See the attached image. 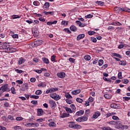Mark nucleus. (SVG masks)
Segmentation results:
<instances>
[{
  "label": "nucleus",
  "mask_w": 130,
  "mask_h": 130,
  "mask_svg": "<svg viewBox=\"0 0 130 130\" xmlns=\"http://www.w3.org/2000/svg\"><path fill=\"white\" fill-rule=\"evenodd\" d=\"M37 112L38 116H41L43 114V110L42 109H38Z\"/></svg>",
  "instance_id": "14"
},
{
  "label": "nucleus",
  "mask_w": 130,
  "mask_h": 130,
  "mask_svg": "<svg viewBox=\"0 0 130 130\" xmlns=\"http://www.w3.org/2000/svg\"><path fill=\"white\" fill-rule=\"evenodd\" d=\"M15 130L21 129V126H15L14 127Z\"/></svg>",
  "instance_id": "62"
},
{
  "label": "nucleus",
  "mask_w": 130,
  "mask_h": 130,
  "mask_svg": "<svg viewBox=\"0 0 130 130\" xmlns=\"http://www.w3.org/2000/svg\"><path fill=\"white\" fill-rule=\"evenodd\" d=\"M50 6V4L48 2H46L44 4V5L43 6V9H44L45 10H47V9L49 8V7Z\"/></svg>",
  "instance_id": "13"
},
{
  "label": "nucleus",
  "mask_w": 130,
  "mask_h": 130,
  "mask_svg": "<svg viewBox=\"0 0 130 130\" xmlns=\"http://www.w3.org/2000/svg\"><path fill=\"white\" fill-rule=\"evenodd\" d=\"M12 38H14V39H18L19 38V35L16 34L13 35H12Z\"/></svg>",
  "instance_id": "58"
},
{
  "label": "nucleus",
  "mask_w": 130,
  "mask_h": 130,
  "mask_svg": "<svg viewBox=\"0 0 130 130\" xmlns=\"http://www.w3.org/2000/svg\"><path fill=\"white\" fill-rule=\"evenodd\" d=\"M38 87H40V88H44L45 87H46V84L44 82H42L41 83L38 84Z\"/></svg>",
  "instance_id": "30"
},
{
  "label": "nucleus",
  "mask_w": 130,
  "mask_h": 130,
  "mask_svg": "<svg viewBox=\"0 0 130 130\" xmlns=\"http://www.w3.org/2000/svg\"><path fill=\"white\" fill-rule=\"evenodd\" d=\"M95 5H98V6H104V2L102 1H96L95 2Z\"/></svg>",
  "instance_id": "21"
},
{
  "label": "nucleus",
  "mask_w": 130,
  "mask_h": 130,
  "mask_svg": "<svg viewBox=\"0 0 130 130\" xmlns=\"http://www.w3.org/2000/svg\"><path fill=\"white\" fill-rule=\"evenodd\" d=\"M84 113H85V111L83 110H80L76 113L75 115L76 116H81V115H83Z\"/></svg>",
  "instance_id": "10"
},
{
  "label": "nucleus",
  "mask_w": 130,
  "mask_h": 130,
  "mask_svg": "<svg viewBox=\"0 0 130 130\" xmlns=\"http://www.w3.org/2000/svg\"><path fill=\"white\" fill-rule=\"evenodd\" d=\"M55 57H56V56L53 55L51 56V61H55Z\"/></svg>",
  "instance_id": "49"
},
{
  "label": "nucleus",
  "mask_w": 130,
  "mask_h": 130,
  "mask_svg": "<svg viewBox=\"0 0 130 130\" xmlns=\"http://www.w3.org/2000/svg\"><path fill=\"white\" fill-rule=\"evenodd\" d=\"M33 61L35 62H39V59L37 58H34L33 59Z\"/></svg>",
  "instance_id": "64"
},
{
  "label": "nucleus",
  "mask_w": 130,
  "mask_h": 130,
  "mask_svg": "<svg viewBox=\"0 0 130 130\" xmlns=\"http://www.w3.org/2000/svg\"><path fill=\"white\" fill-rule=\"evenodd\" d=\"M9 44L7 43V42L2 43V44H0V49H3L4 50V52H6L7 49L9 48Z\"/></svg>",
  "instance_id": "1"
},
{
  "label": "nucleus",
  "mask_w": 130,
  "mask_h": 130,
  "mask_svg": "<svg viewBox=\"0 0 130 130\" xmlns=\"http://www.w3.org/2000/svg\"><path fill=\"white\" fill-rule=\"evenodd\" d=\"M101 114L99 112H95L93 115V118H98L99 116H100V115Z\"/></svg>",
  "instance_id": "20"
},
{
  "label": "nucleus",
  "mask_w": 130,
  "mask_h": 130,
  "mask_svg": "<svg viewBox=\"0 0 130 130\" xmlns=\"http://www.w3.org/2000/svg\"><path fill=\"white\" fill-rule=\"evenodd\" d=\"M69 125V127H70V128H75L76 127V124L74 122H70Z\"/></svg>",
  "instance_id": "15"
},
{
  "label": "nucleus",
  "mask_w": 130,
  "mask_h": 130,
  "mask_svg": "<svg viewBox=\"0 0 130 130\" xmlns=\"http://www.w3.org/2000/svg\"><path fill=\"white\" fill-rule=\"evenodd\" d=\"M65 96L66 98H68V99H70V98H73V96L70 94V93H67L65 95Z\"/></svg>",
  "instance_id": "51"
},
{
  "label": "nucleus",
  "mask_w": 130,
  "mask_h": 130,
  "mask_svg": "<svg viewBox=\"0 0 130 130\" xmlns=\"http://www.w3.org/2000/svg\"><path fill=\"white\" fill-rule=\"evenodd\" d=\"M76 101L79 103H82V102H83V100H82L81 98H77Z\"/></svg>",
  "instance_id": "56"
},
{
  "label": "nucleus",
  "mask_w": 130,
  "mask_h": 130,
  "mask_svg": "<svg viewBox=\"0 0 130 130\" xmlns=\"http://www.w3.org/2000/svg\"><path fill=\"white\" fill-rule=\"evenodd\" d=\"M44 14L45 15H46V16H47V15H51V16H53V15H54V13L52 11H51V12L45 11V12H44Z\"/></svg>",
  "instance_id": "32"
},
{
  "label": "nucleus",
  "mask_w": 130,
  "mask_h": 130,
  "mask_svg": "<svg viewBox=\"0 0 130 130\" xmlns=\"http://www.w3.org/2000/svg\"><path fill=\"white\" fill-rule=\"evenodd\" d=\"M30 98H33L34 99H39V96H38V95H30Z\"/></svg>",
  "instance_id": "48"
},
{
  "label": "nucleus",
  "mask_w": 130,
  "mask_h": 130,
  "mask_svg": "<svg viewBox=\"0 0 130 130\" xmlns=\"http://www.w3.org/2000/svg\"><path fill=\"white\" fill-rule=\"evenodd\" d=\"M39 4V2L36 1L33 2L34 6H36V7H37L38 6V4Z\"/></svg>",
  "instance_id": "53"
},
{
  "label": "nucleus",
  "mask_w": 130,
  "mask_h": 130,
  "mask_svg": "<svg viewBox=\"0 0 130 130\" xmlns=\"http://www.w3.org/2000/svg\"><path fill=\"white\" fill-rule=\"evenodd\" d=\"M30 126L31 127H35V126H39V124L37 122H32L31 123V125Z\"/></svg>",
  "instance_id": "28"
},
{
  "label": "nucleus",
  "mask_w": 130,
  "mask_h": 130,
  "mask_svg": "<svg viewBox=\"0 0 130 130\" xmlns=\"http://www.w3.org/2000/svg\"><path fill=\"white\" fill-rule=\"evenodd\" d=\"M76 24H77V25H78V26H79L80 27H85V25H84V24H82V22H81V21H79V20H77L76 21Z\"/></svg>",
  "instance_id": "23"
},
{
  "label": "nucleus",
  "mask_w": 130,
  "mask_h": 130,
  "mask_svg": "<svg viewBox=\"0 0 130 130\" xmlns=\"http://www.w3.org/2000/svg\"><path fill=\"white\" fill-rule=\"evenodd\" d=\"M70 29L71 31H72L73 32H77V31H78V28L77 27L73 24L71 25Z\"/></svg>",
  "instance_id": "9"
},
{
  "label": "nucleus",
  "mask_w": 130,
  "mask_h": 130,
  "mask_svg": "<svg viewBox=\"0 0 130 130\" xmlns=\"http://www.w3.org/2000/svg\"><path fill=\"white\" fill-rule=\"evenodd\" d=\"M80 129V128H82V126H81L79 124H75V129Z\"/></svg>",
  "instance_id": "54"
},
{
  "label": "nucleus",
  "mask_w": 130,
  "mask_h": 130,
  "mask_svg": "<svg viewBox=\"0 0 130 130\" xmlns=\"http://www.w3.org/2000/svg\"><path fill=\"white\" fill-rule=\"evenodd\" d=\"M49 126L50 127H55V126H56V124L55 123H54V122H50L49 123Z\"/></svg>",
  "instance_id": "29"
},
{
  "label": "nucleus",
  "mask_w": 130,
  "mask_h": 130,
  "mask_svg": "<svg viewBox=\"0 0 130 130\" xmlns=\"http://www.w3.org/2000/svg\"><path fill=\"white\" fill-rule=\"evenodd\" d=\"M114 11H115V12L117 13V14H118V13H120V7H115L114 8Z\"/></svg>",
  "instance_id": "25"
},
{
  "label": "nucleus",
  "mask_w": 130,
  "mask_h": 130,
  "mask_svg": "<svg viewBox=\"0 0 130 130\" xmlns=\"http://www.w3.org/2000/svg\"><path fill=\"white\" fill-rule=\"evenodd\" d=\"M84 59L85 60H90V59H91V56H90V55H85V56H84Z\"/></svg>",
  "instance_id": "38"
},
{
  "label": "nucleus",
  "mask_w": 130,
  "mask_h": 130,
  "mask_svg": "<svg viewBox=\"0 0 130 130\" xmlns=\"http://www.w3.org/2000/svg\"><path fill=\"white\" fill-rule=\"evenodd\" d=\"M90 40L94 43H96L97 42V39L95 38L94 37H91Z\"/></svg>",
  "instance_id": "41"
},
{
  "label": "nucleus",
  "mask_w": 130,
  "mask_h": 130,
  "mask_svg": "<svg viewBox=\"0 0 130 130\" xmlns=\"http://www.w3.org/2000/svg\"><path fill=\"white\" fill-rule=\"evenodd\" d=\"M98 58L94 59V60L92 62L93 64H96V63L98 62Z\"/></svg>",
  "instance_id": "61"
},
{
  "label": "nucleus",
  "mask_w": 130,
  "mask_h": 130,
  "mask_svg": "<svg viewBox=\"0 0 130 130\" xmlns=\"http://www.w3.org/2000/svg\"><path fill=\"white\" fill-rule=\"evenodd\" d=\"M112 119H113L114 120H119V118H118V117L117 116H113L112 117Z\"/></svg>",
  "instance_id": "55"
},
{
  "label": "nucleus",
  "mask_w": 130,
  "mask_h": 130,
  "mask_svg": "<svg viewBox=\"0 0 130 130\" xmlns=\"http://www.w3.org/2000/svg\"><path fill=\"white\" fill-rule=\"evenodd\" d=\"M41 94H42V91L41 90H38L36 91V95H41Z\"/></svg>",
  "instance_id": "43"
},
{
  "label": "nucleus",
  "mask_w": 130,
  "mask_h": 130,
  "mask_svg": "<svg viewBox=\"0 0 130 130\" xmlns=\"http://www.w3.org/2000/svg\"><path fill=\"white\" fill-rule=\"evenodd\" d=\"M104 97L105 98H106V99H111V95H109V94H106L104 95Z\"/></svg>",
  "instance_id": "42"
},
{
  "label": "nucleus",
  "mask_w": 130,
  "mask_h": 130,
  "mask_svg": "<svg viewBox=\"0 0 130 130\" xmlns=\"http://www.w3.org/2000/svg\"><path fill=\"white\" fill-rule=\"evenodd\" d=\"M113 56H116V57H118L119 58H121V55H120V54H119L113 53Z\"/></svg>",
  "instance_id": "35"
},
{
  "label": "nucleus",
  "mask_w": 130,
  "mask_h": 130,
  "mask_svg": "<svg viewBox=\"0 0 130 130\" xmlns=\"http://www.w3.org/2000/svg\"><path fill=\"white\" fill-rule=\"evenodd\" d=\"M85 18L86 19H91V18H93V15L88 14V15L85 16Z\"/></svg>",
  "instance_id": "50"
},
{
  "label": "nucleus",
  "mask_w": 130,
  "mask_h": 130,
  "mask_svg": "<svg viewBox=\"0 0 130 130\" xmlns=\"http://www.w3.org/2000/svg\"><path fill=\"white\" fill-rule=\"evenodd\" d=\"M102 129L103 130H113V128H110V127H102Z\"/></svg>",
  "instance_id": "37"
},
{
  "label": "nucleus",
  "mask_w": 130,
  "mask_h": 130,
  "mask_svg": "<svg viewBox=\"0 0 130 130\" xmlns=\"http://www.w3.org/2000/svg\"><path fill=\"white\" fill-rule=\"evenodd\" d=\"M122 77V74L121 72H119L118 74V79H121Z\"/></svg>",
  "instance_id": "59"
},
{
  "label": "nucleus",
  "mask_w": 130,
  "mask_h": 130,
  "mask_svg": "<svg viewBox=\"0 0 130 130\" xmlns=\"http://www.w3.org/2000/svg\"><path fill=\"white\" fill-rule=\"evenodd\" d=\"M70 116V114H67L63 113L62 115H60L61 118H64V117H69Z\"/></svg>",
  "instance_id": "24"
},
{
  "label": "nucleus",
  "mask_w": 130,
  "mask_h": 130,
  "mask_svg": "<svg viewBox=\"0 0 130 130\" xmlns=\"http://www.w3.org/2000/svg\"><path fill=\"white\" fill-rule=\"evenodd\" d=\"M96 32L94 31H88V35H90V36H91V35H94V34H95Z\"/></svg>",
  "instance_id": "46"
},
{
  "label": "nucleus",
  "mask_w": 130,
  "mask_h": 130,
  "mask_svg": "<svg viewBox=\"0 0 130 130\" xmlns=\"http://www.w3.org/2000/svg\"><path fill=\"white\" fill-rule=\"evenodd\" d=\"M69 24V21L63 20L61 22L62 26H68Z\"/></svg>",
  "instance_id": "26"
},
{
  "label": "nucleus",
  "mask_w": 130,
  "mask_h": 130,
  "mask_svg": "<svg viewBox=\"0 0 130 130\" xmlns=\"http://www.w3.org/2000/svg\"><path fill=\"white\" fill-rule=\"evenodd\" d=\"M12 19H20L21 18V15H13L11 16Z\"/></svg>",
  "instance_id": "27"
},
{
  "label": "nucleus",
  "mask_w": 130,
  "mask_h": 130,
  "mask_svg": "<svg viewBox=\"0 0 130 130\" xmlns=\"http://www.w3.org/2000/svg\"><path fill=\"white\" fill-rule=\"evenodd\" d=\"M69 60L70 61V62H72V63H74V62L76 61V59L72 57L69 58Z\"/></svg>",
  "instance_id": "47"
},
{
  "label": "nucleus",
  "mask_w": 130,
  "mask_h": 130,
  "mask_svg": "<svg viewBox=\"0 0 130 130\" xmlns=\"http://www.w3.org/2000/svg\"><path fill=\"white\" fill-rule=\"evenodd\" d=\"M7 88L8 84H5L0 88V91H2V92H6V91H7Z\"/></svg>",
  "instance_id": "11"
},
{
  "label": "nucleus",
  "mask_w": 130,
  "mask_h": 130,
  "mask_svg": "<svg viewBox=\"0 0 130 130\" xmlns=\"http://www.w3.org/2000/svg\"><path fill=\"white\" fill-rule=\"evenodd\" d=\"M116 126H117L118 128H122L123 126L122 125V123L120 121H117Z\"/></svg>",
  "instance_id": "16"
},
{
  "label": "nucleus",
  "mask_w": 130,
  "mask_h": 130,
  "mask_svg": "<svg viewBox=\"0 0 130 130\" xmlns=\"http://www.w3.org/2000/svg\"><path fill=\"white\" fill-rule=\"evenodd\" d=\"M117 121H112L109 122V124H112L113 125H116Z\"/></svg>",
  "instance_id": "39"
},
{
  "label": "nucleus",
  "mask_w": 130,
  "mask_h": 130,
  "mask_svg": "<svg viewBox=\"0 0 130 130\" xmlns=\"http://www.w3.org/2000/svg\"><path fill=\"white\" fill-rule=\"evenodd\" d=\"M88 120V117H85V116H81L80 117H78L76 119V121L77 122H82L83 121H87Z\"/></svg>",
  "instance_id": "4"
},
{
  "label": "nucleus",
  "mask_w": 130,
  "mask_h": 130,
  "mask_svg": "<svg viewBox=\"0 0 130 130\" xmlns=\"http://www.w3.org/2000/svg\"><path fill=\"white\" fill-rule=\"evenodd\" d=\"M103 62H104V61H103V59H100L99 60V66L100 67H101V66H102V64H103Z\"/></svg>",
  "instance_id": "45"
},
{
  "label": "nucleus",
  "mask_w": 130,
  "mask_h": 130,
  "mask_svg": "<svg viewBox=\"0 0 130 130\" xmlns=\"http://www.w3.org/2000/svg\"><path fill=\"white\" fill-rule=\"evenodd\" d=\"M42 43H43L42 40H38L32 43L31 45L32 46H39V45H41Z\"/></svg>",
  "instance_id": "3"
},
{
  "label": "nucleus",
  "mask_w": 130,
  "mask_h": 130,
  "mask_svg": "<svg viewBox=\"0 0 130 130\" xmlns=\"http://www.w3.org/2000/svg\"><path fill=\"white\" fill-rule=\"evenodd\" d=\"M110 107H111V108L115 109V108H116V104H111L110 105Z\"/></svg>",
  "instance_id": "57"
},
{
  "label": "nucleus",
  "mask_w": 130,
  "mask_h": 130,
  "mask_svg": "<svg viewBox=\"0 0 130 130\" xmlns=\"http://www.w3.org/2000/svg\"><path fill=\"white\" fill-rule=\"evenodd\" d=\"M24 62H25V61L24 60V58H23V57L20 58L19 60H18V64L21 66V64H22V63H24Z\"/></svg>",
  "instance_id": "22"
},
{
  "label": "nucleus",
  "mask_w": 130,
  "mask_h": 130,
  "mask_svg": "<svg viewBox=\"0 0 130 130\" xmlns=\"http://www.w3.org/2000/svg\"><path fill=\"white\" fill-rule=\"evenodd\" d=\"M49 103L51 108H52L53 109H54V108H55L56 104H55V102H53V101L50 100L49 101Z\"/></svg>",
  "instance_id": "8"
},
{
  "label": "nucleus",
  "mask_w": 130,
  "mask_h": 130,
  "mask_svg": "<svg viewBox=\"0 0 130 130\" xmlns=\"http://www.w3.org/2000/svg\"><path fill=\"white\" fill-rule=\"evenodd\" d=\"M111 25H113V26H120V25H121V23H120L118 21H116V22H113L111 23Z\"/></svg>",
  "instance_id": "31"
},
{
  "label": "nucleus",
  "mask_w": 130,
  "mask_h": 130,
  "mask_svg": "<svg viewBox=\"0 0 130 130\" xmlns=\"http://www.w3.org/2000/svg\"><path fill=\"white\" fill-rule=\"evenodd\" d=\"M66 109V111L67 112H69V113H72V110L70 109V108H69L68 107H66L65 108Z\"/></svg>",
  "instance_id": "52"
},
{
  "label": "nucleus",
  "mask_w": 130,
  "mask_h": 130,
  "mask_svg": "<svg viewBox=\"0 0 130 130\" xmlns=\"http://www.w3.org/2000/svg\"><path fill=\"white\" fill-rule=\"evenodd\" d=\"M17 51V49L14 48H10V46L8 47V48L7 49V51H5V52L8 53H12V52H16Z\"/></svg>",
  "instance_id": "5"
},
{
  "label": "nucleus",
  "mask_w": 130,
  "mask_h": 130,
  "mask_svg": "<svg viewBox=\"0 0 130 130\" xmlns=\"http://www.w3.org/2000/svg\"><path fill=\"white\" fill-rule=\"evenodd\" d=\"M28 89V84L27 83H24L22 86V88L20 89L21 91H26Z\"/></svg>",
  "instance_id": "12"
},
{
  "label": "nucleus",
  "mask_w": 130,
  "mask_h": 130,
  "mask_svg": "<svg viewBox=\"0 0 130 130\" xmlns=\"http://www.w3.org/2000/svg\"><path fill=\"white\" fill-rule=\"evenodd\" d=\"M57 77H58V78H60L61 79H63V78L66 77V73L63 72H60L57 74Z\"/></svg>",
  "instance_id": "6"
},
{
  "label": "nucleus",
  "mask_w": 130,
  "mask_h": 130,
  "mask_svg": "<svg viewBox=\"0 0 130 130\" xmlns=\"http://www.w3.org/2000/svg\"><path fill=\"white\" fill-rule=\"evenodd\" d=\"M11 93H12V94H15L16 89H15V88L14 87L11 88Z\"/></svg>",
  "instance_id": "60"
},
{
  "label": "nucleus",
  "mask_w": 130,
  "mask_h": 130,
  "mask_svg": "<svg viewBox=\"0 0 130 130\" xmlns=\"http://www.w3.org/2000/svg\"><path fill=\"white\" fill-rule=\"evenodd\" d=\"M15 71L17 74H22V73H24V71H22L21 70H19V69H15Z\"/></svg>",
  "instance_id": "40"
},
{
  "label": "nucleus",
  "mask_w": 130,
  "mask_h": 130,
  "mask_svg": "<svg viewBox=\"0 0 130 130\" xmlns=\"http://www.w3.org/2000/svg\"><path fill=\"white\" fill-rule=\"evenodd\" d=\"M79 93H81V89H77L72 91V95H77V94H79Z\"/></svg>",
  "instance_id": "17"
},
{
  "label": "nucleus",
  "mask_w": 130,
  "mask_h": 130,
  "mask_svg": "<svg viewBox=\"0 0 130 130\" xmlns=\"http://www.w3.org/2000/svg\"><path fill=\"white\" fill-rule=\"evenodd\" d=\"M39 21L41 22H45V19L42 17H40L39 18Z\"/></svg>",
  "instance_id": "63"
},
{
  "label": "nucleus",
  "mask_w": 130,
  "mask_h": 130,
  "mask_svg": "<svg viewBox=\"0 0 130 130\" xmlns=\"http://www.w3.org/2000/svg\"><path fill=\"white\" fill-rule=\"evenodd\" d=\"M63 31H64L66 33H68V34H71V33H72V31L70 30V29H69V28H64Z\"/></svg>",
  "instance_id": "36"
},
{
  "label": "nucleus",
  "mask_w": 130,
  "mask_h": 130,
  "mask_svg": "<svg viewBox=\"0 0 130 130\" xmlns=\"http://www.w3.org/2000/svg\"><path fill=\"white\" fill-rule=\"evenodd\" d=\"M51 93H53V92H56V91H58V88H51L50 89Z\"/></svg>",
  "instance_id": "33"
},
{
  "label": "nucleus",
  "mask_w": 130,
  "mask_h": 130,
  "mask_svg": "<svg viewBox=\"0 0 130 130\" xmlns=\"http://www.w3.org/2000/svg\"><path fill=\"white\" fill-rule=\"evenodd\" d=\"M119 64L121 66H126V61L122 60L119 62Z\"/></svg>",
  "instance_id": "34"
},
{
  "label": "nucleus",
  "mask_w": 130,
  "mask_h": 130,
  "mask_svg": "<svg viewBox=\"0 0 130 130\" xmlns=\"http://www.w3.org/2000/svg\"><path fill=\"white\" fill-rule=\"evenodd\" d=\"M50 97H51V98H52V99H54V100H55L56 101H57L58 100H59V99H60V96H59V95L55 93L50 94Z\"/></svg>",
  "instance_id": "2"
},
{
  "label": "nucleus",
  "mask_w": 130,
  "mask_h": 130,
  "mask_svg": "<svg viewBox=\"0 0 130 130\" xmlns=\"http://www.w3.org/2000/svg\"><path fill=\"white\" fill-rule=\"evenodd\" d=\"M66 102L68 104H72V103H73V101L69 99H66Z\"/></svg>",
  "instance_id": "44"
},
{
  "label": "nucleus",
  "mask_w": 130,
  "mask_h": 130,
  "mask_svg": "<svg viewBox=\"0 0 130 130\" xmlns=\"http://www.w3.org/2000/svg\"><path fill=\"white\" fill-rule=\"evenodd\" d=\"M84 37H85V34H83L79 35L77 37V40L79 41L81 40V39H83Z\"/></svg>",
  "instance_id": "18"
},
{
  "label": "nucleus",
  "mask_w": 130,
  "mask_h": 130,
  "mask_svg": "<svg viewBox=\"0 0 130 130\" xmlns=\"http://www.w3.org/2000/svg\"><path fill=\"white\" fill-rule=\"evenodd\" d=\"M42 60L44 63H46V64H48V63H49V60L47 58L43 57Z\"/></svg>",
  "instance_id": "19"
},
{
  "label": "nucleus",
  "mask_w": 130,
  "mask_h": 130,
  "mask_svg": "<svg viewBox=\"0 0 130 130\" xmlns=\"http://www.w3.org/2000/svg\"><path fill=\"white\" fill-rule=\"evenodd\" d=\"M120 12H125V13H130V9H129L127 7H124L123 9L120 7Z\"/></svg>",
  "instance_id": "7"
}]
</instances>
